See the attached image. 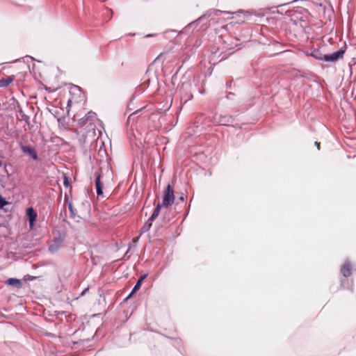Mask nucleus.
<instances>
[{"label":"nucleus","instance_id":"1a4fd4ad","mask_svg":"<svg viewBox=\"0 0 356 356\" xmlns=\"http://www.w3.org/2000/svg\"><path fill=\"white\" fill-rule=\"evenodd\" d=\"M95 175V189H96L97 195L98 197L102 196L104 194L103 184L101 181L102 175L99 172H96Z\"/></svg>","mask_w":356,"mask_h":356},{"label":"nucleus","instance_id":"c756f323","mask_svg":"<svg viewBox=\"0 0 356 356\" xmlns=\"http://www.w3.org/2000/svg\"><path fill=\"white\" fill-rule=\"evenodd\" d=\"M88 290V288L87 289H85L81 293V296L84 295L86 293V292Z\"/></svg>","mask_w":356,"mask_h":356},{"label":"nucleus","instance_id":"f704fd0d","mask_svg":"<svg viewBox=\"0 0 356 356\" xmlns=\"http://www.w3.org/2000/svg\"><path fill=\"white\" fill-rule=\"evenodd\" d=\"M2 165H3V162H2V161L0 159V168L2 166Z\"/></svg>","mask_w":356,"mask_h":356},{"label":"nucleus","instance_id":"a878e982","mask_svg":"<svg viewBox=\"0 0 356 356\" xmlns=\"http://www.w3.org/2000/svg\"><path fill=\"white\" fill-rule=\"evenodd\" d=\"M63 184L65 187H68L70 186V182L69 178L67 177H64Z\"/></svg>","mask_w":356,"mask_h":356},{"label":"nucleus","instance_id":"aec40b11","mask_svg":"<svg viewBox=\"0 0 356 356\" xmlns=\"http://www.w3.org/2000/svg\"><path fill=\"white\" fill-rule=\"evenodd\" d=\"M18 112L19 113L22 120L25 121L27 124H29V123H30L29 116L24 113V112L23 111L22 108H19Z\"/></svg>","mask_w":356,"mask_h":356},{"label":"nucleus","instance_id":"cd10ccee","mask_svg":"<svg viewBox=\"0 0 356 356\" xmlns=\"http://www.w3.org/2000/svg\"><path fill=\"white\" fill-rule=\"evenodd\" d=\"M314 145L316 146L317 149H318V150H320V145H321V143H320L319 142L316 141V142L314 143Z\"/></svg>","mask_w":356,"mask_h":356},{"label":"nucleus","instance_id":"393cba45","mask_svg":"<svg viewBox=\"0 0 356 356\" xmlns=\"http://www.w3.org/2000/svg\"><path fill=\"white\" fill-rule=\"evenodd\" d=\"M36 278H37V277L32 276L30 275H26L24 276V280H26V281H33V280H36Z\"/></svg>","mask_w":356,"mask_h":356},{"label":"nucleus","instance_id":"f8f14e48","mask_svg":"<svg viewBox=\"0 0 356 356\" xmlns=\"http://www.w3.org/2000/svg\"><path fill=\"white\" fill-rule=\"evenodd\" d=\"M341 272L343 276L345 277H348L352 274L351 264L350 261L346 260L344 264L342 266L341 268Z\"/></svg>","mask_w":356,"mask_h":356},{"label":"nucleus","instance_id":"6ab92c4d","mask_svg":"<svg viewBox=\"0 0 356 356\" xmlns=\"http://www.w3.org/2000/svg\"><path fill=\"white\" fill-rule=\"evenodd\" d=\"M152 221H149V219L144 223L140 229V234H143L148 232L152 226Z\"/></svg>","mask_w":356,"mask_h":356},{"label":"nucleus","instance_id":"ddd939ff","mask_svg":"<svg viewBox=\"0 0 356 356\" xmlns=\"http://www.w3.org/2000/svg\"><path fill=\"white\" fill-rule=\"evenodd\" d=\"M203 22L205 24V20H199V18L196 20L189 23L187 26H186L184 29V33H189L193 31L199 24V23Z\"/></svg>","mask_w":356,"mask_h":356},{"label":"nucleus","instance_id":"9b49d317","mask_svg":"<svg viewBox=\"0 0 356 356\" xmlns=\"http://www.w3.org/2000/svg\"><path fill=\"white\" fill-rule=\"evenodd\" d=\"M53 242L54 243L49 246V251L51 253H54L59 250L63 243V239L59 236L55 237Z\"/></svg>","mask_w":356,"mask_h":356},{"label":"nucleus","instance_id":"423d86ee","mask_svg":"<svg viewBox=\"0 0 356 356\" xmlns=\"http://www.w3.org/2000/svg\"><path fill=\"white\" fill-rule=\"evenodd\" d=\"M19 147L24 154L29 155L33 161H39L38 152L34 147L29 145H24L22 143H19Z\"/></svg>","mask_w":356,"mask_h":356},{"label":"nucleus","instance_id":"c9c22d12","mask_svg":"<svg viewBox=\"0 0 356 356\" xmlns=\"http://www.w3.org/2000/svg\"><path fill=\"white\" fill-rule=\"evenodd\" d=\"M171 32L176 33V31L175 30L171 31Z\"/></svg>","mask_w":356,"mask_h":356},{"label":"nucleus","instance_id":"39448f33","mask_svg":"<svg viewBox=\"0 0 356 356\" xmlns=\"http://www.w3.org/2000/svg\"><path fill=\"white\" fill-rule=\"evenodd\" d=\"M234 119L230 115H218L215 114L213 116L212 122L221 126H229V124L233 123Z\"/></svg>","mask_w":356,"mask_h":356},{"label":"nucleus","instance_id":"72a5a7b5","mask_svg":"<svg viewBox=\"0 0 356 356\" xmlns=\"http://www.w3.org/2000/svg\"><path fill=\"white\" fill-rule=\"evenodd\" d=\"M70 103H71V101H70V100H68V102H67V106H70Z\"/></svg>","mask_w":356,"mask_h":356},{"label":"nucleus","instance_id":"2eb2a0df","mask_svg":"<svg viewBox=\"0 0 356 356\" xmlns=\"http://www.w3.org/2000/svg\"><path fill=\"white\" fill-rule=\"evenodd\" d=\"M170 224V212L165 211L162 213L161 226L164 227Z\"/></svg>","mask_w":356,"mask_h":356},{"label":"nucleus","instance_id":"f03ea898","mask_svg":"<svg viewBox=\"0 0 356 356\" xmlns=\"http://www.w3.org/2000/svg\"><path fill=\"white\" fill-rule=\"evenodd\" d=\"M222 14L229 15L232 14V13L229 11H222L220 10L211 9L209 10L205 14L200 16L199 17V20H205V25L207 26L208 22L212 21L213 23L217 22L219 16Z\"/></svg>","mask_w":356,"mask_h":356},{"label":"nucleus","instance_id":"e433bc0d","mask_svg":"<svg viewBox=\"0 0 356 356\" xmlns=\"http://www.w3.org/2000/svg\"><path fill=\"white\" fill-rule=\"evenodd\" d=\"M298 1V0H293V1H291V3H292V2H295V1Z\"/></svg>","mask_w":356,"mask_h":356},{"label":"nucleus","instance_id":"f257e3e1","mask_svg":"<svg viewBox=\"0 0 356 356\" xmlns=\"http://www.w3.org/2000/svg\"><path fill=\"white\" fill-rule=\"evenodd\" d=\"M346 47H343L332 54H323L320 48L310 49L309 56L318 60L336 63L342 59L346 52Z\"/></svg>","mask_w":356,"mask_h":356},{"label":"nucleus","instance_id":"2f4dec72","mask_svg":"<svg viewBox=\"0 0 356 356\" xmlns=\"http://www.w3.org/2000/svg\"><path fill=\"white\" fill-rule=\"evenodd\" d=\"M305 53H306L307 55L309 56L310 50L309 51H307Z\"/></svg>","mask_w":356,"mask_h":356},{"label":"nucleus","instance_id":"4be33fe9","mask_svg":"<svg viewBox=\"0 0 356 356\" xmlns=\"http://www.w3.org/2000/svg\"><path fill=\"white\" fill-rule=\"evenodd\" d=\"M10 203L0 194V209L4 208L5 206L8 205Z\"/></svg>","mask_w":356,"mask_h":356},{"label":"nucleus","instance_id":"5701e85b","mask_svg":"<svg viewBox=\"0 0 356 356\" xmlns=\"http://www.w3.org/2000/svg\"><path fill=\"white\" fill-rule=\"evenodd\" d=\"M68 209H69V211H70V216L72 218H74L75 216H76V209H74L73 206H72V204L71 202H70L68 203Z\"/></svg>","mask_w":356,"mask_h":356},{"label":"nucleus","instance_id":"c85d7f7f","mask_svg":"<svg viewBox=\"0 0 356 356\" xmlns=\"http://www.w3.org/2000/svg\"><path fill=\"white\" fill-rule=\"evenodd\" d=\"M179 200L181 201V202H184V196L183 194H181V195L179 197Z\"/></svg>","mask_w":356,"mask_h":356},{"label":"nucleus","instance_id":"a211bd4d","mask_svg":"<svg viewBox=\"0 0 356 356\" xmlns=\"http://www.w3.org/2000/svg\"><path fill=\"white\" fill-rule=\"evenodd\" d=\"M14 81L13 76H7L0 79V88L7 87L10 83Z\"/></svg>","mask_w":356,"mask_h":356},{"label":"nucleus","instance_id":"bb28decb","mask_svg":"<svg viewBox=\"0 0 356 356\" xmlns=\"http://www.w3.org/2000/svg\"><path fill=\"white\" fill-rule=\"evenodd\" d=\"M233 83V81L232 80H230V81H227L226 82V88H232V84Z\"/></svg>","mask_w":356,"mask_h":356},{"label":"nucleus","instance_id":"f3484780","mask_svg":"<svg viewBox=\"0 0 356 356\" xmlns=\"http://www.w3.org/2000/svg\"><path fill=\"white\" fill-rule=\"evenodd\" d=\"M61 111V109H58L57 108H54L52 111L49 110V112L56 118L57 121L59 123H61L64 120V118L62 117L60 115Z\"/></svg>","mask_w":356,"mask_h":356},{"label":"nucleus","instance_id":"b1692460","mask_svg":"<svg viewBox=\"0 0 356 356\" xmlns=\"http://www.w3.org/2000/svg\"><path fill=\"white\" fill-rule=\"evenodd\" d=\"M235 97V93L232 92H228L226 94V98L229 100H234V98Z\"/></svg>","mask_w":356,"mask_h":356},{"label":"nucleus","instance_id":"6e6552de","mask_svg":"<svg viewBox=\"0 0 356 356\" xmlns=\"http://www.w3.org/2000/svg\"><path fill=\"white\" fill-rule=\"evenodd\" d=\"M96 117L97 114L90 111L83 118L78 120V124L81 126H83L88 121L90 122V124H92V122L96 119Z\"/></svg>","mask_w":356,"mask_h":356},{"label":"nucleus","instance_id":"20e7f679","mask_svg":"<svg viewBox=\"0 0 356 356\" xmlns=\"http://www.w3.org/2000/svg\"><path fill=\"white\" fill-rule=\"evenodd\" d=\"M174 202V190L171 185L168 184L164 191L162 203L161 204L165 207H168L169 206H171Z\"/></svg>","mask_w":356,"mask_h":356},{"label":"nucleus","instance_id":"4468645a","mask_svg":"<svg viewBox=\"0 0 356 356\" xmlns=\"http://www.w3.org/2000/svg\"><path fill=\"white\" fill-rule=\"evenodd\" d=\"M6 284L12 286H15L17 289H20L22 286V281L19 279L10 277L6 280Z\"/></svg>","mask_w":356,"mask_h":356},{"label":"nucleus","instance_id":"473e14b6","mask_svg":"<svg viewBox=\"0 0 356 356\" xmlns=\"http://www.w3.org/2000/svg\"><path fill=\"white\" fill-rule=\"evenodd\" d=\"M26 57H28V58H30L32 60H35L33 57L30 56H26Z\"/></svg>","mask_w":356,"mask_h":356},{"label":"nucleus","instance_id":"9d476101","mask_svg":"<svg viewBox=\"0 0 356 356\" xmlns=\"http://www.w3.org/2000/svg\"><path fill=\"white\" fill-rule=\"evenodd\" d=\"M148 274H143L142 275L139 279L137 280L136 283L135 284L134 286L133 287L131 293L128 295V296L126 298V299L130 298L134 294H135L136 292H138L142 285V283L145 279L147 277Z\"/></svg>","mask_w":356,"mask_h":356},{"label":"nucleus","instance_id":"dca6fc26","mask_svg":"<svg viewBox=\"0 0 356 356\" xmlns=\"http://www.w3.org/2000/svg\"><path fill=\"white\" fill-rule=\"evenodd\" d=\"M163 206L161 203H158L156 206L154 210L153 211V213L150 216V217L148 218L149 221L154 222L156 218L159 216L161 209Z\"/></svg>","mask_w":356,"mask_h":356},{"label":"nucleus","instance_id":"412c9836","mask_svg":"<svg viewBox=\"0 0 356 356\" xmlns=\"http://www.w3.org/2000/svg\"><path fill=\"white\" fill-rule=\"evenodd\" d=\"M141 111V110H137L135 112L130 114L128 117V119L127 120V124L129 125L131 121H134L135 118L137 116V115Z\"/></svg>","mask_w":356,"mask_h":356},{"label":"nucleus","instance_id":"7ed1b4c3","mask_svg":"<svg viewBox=\"0 0 356 356\" xmlns=\"http://www.w3.org/2000/svg\"><path fill=\"white\" fill-rule=\"evenodd\" d=\"M193 85L190 81H184L181 83L180 86V92L181 93V99L185 102L191 100L193 99L192 93Z\"/></svg>","mask_w":356,"mask_h":356},{"label":"nucleus","instance_id":"7c9ffc66","mask_svg":"<svg viewBox=\"0 0 356 356\" xmlns=\"http://www.w3.org/2000/svg\"><path fill=\"white\" fill-rule=\"evenodd\" d=\"M74 88L81 91V88L79 86H74Z\"/></svg>","mask_w":356,"mask_h":356},{"label":"nucleus","instance_id":"0eeeda50","mask_svg":"<svg viewBox=\"0 0 356 356\" xmlns=\"http://www.w3.org/2000/svg\"><path fill=\"white\" fill-rule=\"evenodd\" d=\"M26 216L28 218L29 227L32 229L34 227L35 222L37 220V212L33 209V208L29 207L26 210Z\"/></svg>","mask_w":356,"mask_h":356}]
</instances>
